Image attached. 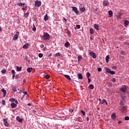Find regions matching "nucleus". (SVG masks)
<instances>
[{"instance_id":"nucleus-1","label":"nucleus","mask_w":129,"mask_h":129,"mask_svg":"<svg viewBox=\"0 0 129 129\" xmlns=\"http://www.w3.org/2000/svg\"><path fill=\"white\" fill-rule=\"evenodd\" d=\"M42 38H43L44 41H49L51 37H50V35L48 33H44Z\"/></svg>"},{"instance_id":"nucleus-2","label":"nucleus","mask_w":129,"mask_h":129,"mask_svg":"<svg viewBox=\"0 0 129 129\" xmlns=\"http://www.w3.org/2000/svg\"><path fill=\"white\" fill-rule=\"evenodd\" d=\"M42 5V2L40 1H35V7H37L38 8L41 7Z\"/></svg>"},{"instance_id":"nucleus-3","label":"nucleus","mask_w":129,"mask_h":129,"mask_svg":"<svg viewBox=\"0 0 129 129\" xmlns=\"http://www.w3.org/2000/svg\"><path fill=\"white\" fill-rule=\"evenodd\" d=\"M73 9V12L76 14V15H79V11L77 9V8L76 7H72Z\"/></svg>"},{"instance_id":"nucleus-4","label":"nucleus","mask_w":129,"mask_h":129,"mask_svg":"<svg viewBox=\"0 0 129 129\" xmlns=\"http://www.w3.org/2000/svg\"><path fill=\"white\" fill-rule=\"evenodd\" d=\"M3 120L5 126H10V123L8 122V118H4Z\"/></svg>"},{"instance_id":"nucleus-5","label":"nucleus","mask_w":129,"mask_h":129,"mask_svg":"<svg viewBox=\"0 0 129 129\" xmlns=\"http://www.w3.org/2000/svg\"><path fill=\"white\" fill-rule=\"evenodd\" d=\"M90 55L93 57V59H95V58H96V54H95V53L93 52V51H91L90 52Z\"/></svg>"},{"instance_id":"nucleus-6","label":"nucleus","mask_w":129,"mask_h":129,"mask_svg":"<svg viewBox=\"0 0 129 129\" xmlns=\"http://www.w3.org/2000/svg\"><path fill=\"white\" fill-rule=\"evenodd\" d=\"M126 89H127V88H126V86H124V87L120 88V90L122 92L124 93V92H126Z\"/></svg>"},{"instance_id":"nucleus-7","label":"nucleus","mask_w":129,"mask_h":129,"mask_svg":"<svg viewBox=\"0 0 129 129\" xmlns=\"http://www.w3.org/2000/svg\"><path fill=\"white\" fill-rule=\"evenodd\" d=\"M100 104H106L107 105V102H106V99H103L102 101L100 102Z\"/></svg>"},{"instance_id":"nucleus-8","label":"nucleus","mask_w":129,"mask_h":129,"mask_svg":"<svg viewBox=\"0 0 129 129\" xmlns=\"http://www.w3.org/2000/svg\"><path fill=\"white\" fill-rule=\"evenodd\" d=\"M108 5H109V3L108 2V1H104L103 2V5L105 6V7H107V6H108Z\"/></svg>"},{"instance_id":"nucleus-9","label":"nucleus","mask_w":129,"mask_h":129,"mask_svg":"<svg viewBox=\"0 0 129 129\" xmlns=\"http://www.w3.org/2000/svg\"><path fill=\"white\" fill-rule=\"evenodd\" d=\"M11 106L12 108H16V107L17 106V104L15 103L14 102H12L11 104Z\"/></svg>"},{"instance_id":"nucleus-10","label":"nucleus","mask_w":129,"mask_h":129,"mask_svg":"<svg viewBox=\"0 0 129 129\" xmlns=\"http://www.w3.org/2000/svg\"><path fill=\"white\" fill-rule=\"evenodd\" d=\"M121 16H122V14L119 13L116 15V17L117 19H121Z\"/></svg>"},{"instance_id":"nucleus-11","label":"nucleus","mask_w":129,"mask_h":129,"mask_svg":"<svg viewBox=\"0 0 129 129\" xmlns=\"http://www.w3.org/2000/svg\"><path fill=\"white\" fill-rule=\"evenodd\" d=\"M16 119L17 121H19V122H23V121L24 120V119H22V118H20L19 116H17L16 117Z\"/></svg>"},{"instance_id":"nucleus-12","label":"nucleus","mask_w":129,"mask_h":129,"mask_svg":"<svg viewBox=\"0 0 129 129\" xmlns=\"http://www.w3.org/2000/svg\"><path fill=\"white\" fill-rule=\"evenodd\" d=\"M108 14H109V18H111L112 17L113 13H112V11L110 10L108 11Z\"/></svg>"},{"instance_id":"nucleus-13","label":"nucleus","mask_w":129,"mask_h":129,"mask_svg":"<svg viewBox=\"0 0 129 129\" xmlns=\"http://www.w3.org/2000/svg\"><path fill=\"white\" fill-rule=\"evenodd\" d=\"M76 120H77V121L81 122V121H82V118H81V117L78 116V117L76 118Z\"/></svg>"},{"instance_id":"nucleus-14","label":"nucleus","mask_w":129,"mask_h":129,"mask_svg":"<svg viewBox=\"0 0 129 129\" xmlns=\"http://www.w3.org/2000/svg\"><path fill=\"white\" fill-rule=\"evenodd\" d=\"M48 20H49V17H48V14H46L44 17V20L45 22H46Z\"/></svg>"},{"instance_id":"nucleus-15","label":"nucleus","mask_w":129,"mask_h":129,"mask_svg":"<svg viewBox=\"0 0 129 129\" xmlns=\"http://www.w3.org/2000/svg\"><path fill=\"white\" fill-rule=\"evenodd\" d=\"M1 91L4 93V97H6V94H7V91L5 89H2Z\"/></svg>"},{"instance_id":"nucleus-16","label":"nucleus","mask_w":129,"mask_h":129,"mask_svg":"<svg viewBox=\"0 0 129 129\" xmlns=\"http://www.w3.org/2000/svg\"><path fill=\"white\" fill-rule=\"evenodd\" d=\"M78 79H83V76L81 74H78Z\"/></svg>"},{"instance_id":"nucleus-17","label":"nucleus","mask_w":129,"mask_h":129,"mask_svg":"<svg viewBox=\"0 0 129 129\" xmlns=\"http://www.w3.org/2000/svg\"><path fill=\"white\" fill-rule=\"evenodd\" d=\"M63 76L68 79V80H71V78L70 77V76L68 75H63Z\"/></svg>"},{"instance_id":"nucleus-18","label":"nucleus","mask_w":129,"mask_h":129,"mask_svg":"<svg viewBox=\"0 0 129 129\" xmlns=\"http://www.w3.org/2000/svg\"><path fill=\"white\" fill-rule=\"evenodd\" d=\"M94 27L97 31H99V26L97 24H94Z\"/></svg>"},{"instance_id":"nucleus-19","label":"nucleus","mask_w":129,"mask_h":129,"mask_svg":"<svg viewBox=\"0 0 129 129\" xmlns=\"http://www.w3.org/2000/svg\"><path fill=\"white\" fill-rule=\"evenodd\" d=\"M69 46H70V43H69V42L67 41L64 43V46L66 47V48H68V47H69Z\"/></svg>"},{"instance_id":"nucleus-20","label":"nucleus","mask_w":129,"mask_h":129,"mask_svg":"<svg viewBox=\"0 0 129 129\" xmlns=\"http://www.w3.org/2000/svg\"><path fill=\"white\" fill-rule=\"evenodd\" d=\"M19 38V35L15 34L14 37L13 38V40H18V38Z\"/></svg>"},{"instance_id":"nucleus-21","label":"nucleus","mask_w":129,"mask_h":129,"mask_svg":"<svg viewBox=\"0 0 129 129\" xmlns=\"http://www.w3.org/2000/svg\"><path fill=\"white\" fill-rule=\"evenodd\" d=\"M17 5L19 6V7H24V6L26 5V4L20 3H18Z\"/></svg>"},{"instance_id":"nucleus-22","label":"nucleus","mask_w":129,"mask_h":129,"mask_svg":"<svg viewBox=\"0 0 129 129\" xmlns=\"http://www.w3.org/2000/svg\"><path fill=\"white\" fill-rule=\"evenodd\" d=\"M105 60H106V63H108V62L109 61V55H107L106 56Z\"/></svg>"},{"instance_id":"nucleus-23","label":"nucleus","mask_w":129,"mask_h":129,"mask_svg":"<svg viewBox=\"0 0 129 129\" xmlns=\"http://www.w3.org/2000/svg\"><path fill=\"white\" fill-rule=\"evenodd\" d=\"M17 71L20 72L22 70V67H16Z\"/></svg>"},{"instance_id":"nucleus-24","label":"nucleus","mask_w":129,"mask_h":129,"mask_svg":"<svg viewBox=\"0 0 129 129\" xmlns=\"http://www.w3.org/2000/svg\"><path fill=\"white\" fill-rule=\"evenodd\" d=\"M94 33V30H93V28H90V34L91 35H92Z\"/></svg>"},{"instance_id":"nucleus-25","label":"nucleus","mask_w":129,"mask_h":129,"mask_svg":"<svg viewBox=\"0 0 129 129\" xmlns=\"http://www.w3.org/2000/svg\"><path fill=\"white\" fill-rule=\"evenodd\" d=\"M115 113H113V114H112L111 117L112 119H115Z\"/></svg>"},{"instance_id":"nucleus-26","label":"nucleus","mask_w":129,"mask_h":129,"mask_svg":"<svg viewBox=\"0 0 129 129\" xmlns=\"http://www.w3.org/2000/svg\"><path fill=\"white\" fill-rule=\"evenodd\" d=\"M32 69H33V68H28L27 70V72H28V73H31V72H32Z\"/></svg>"},{"instance_id":"nucleus-27","label":"nucleus","mask_w":129,"mask_h":129,"mask_svg":"<svg viewBox=\"0 0 129 129\" xmlns=\"http://www.w3.org/2000/svg\"><path fill=\"white\" fill-rule=\"evenodd\" d=\"M80 10L81 12H82V13H84V12H85V8L84 7L81 8H80Z\"/></svg>"},{"instance_id":"nucleus-28","label":"nucleus","mask_w":129,"mask_h":129,"mask_svg":"<svg viewBox=\"0 0 129 129\" xmlns=\"http://www.w3.org/2000/svg\"><path fill=\"white\" fill-rule=\"evenodd\" d=\"M89 88H90V89H94V85H93V84H90L89 86Z\"/></svg>"},{"instance_id":"nucleus-29","label":"nucleus","mask_w":129,"mask_h":129,"mask_svg":"<svg viewBox=\"0 0 129 129\" xmlns=\"http://www.w3.org/2000/svg\"><path fill=\"white\" fill-rule=\"evenodd\" d=\"M81 59H82V56L81 55H79L78 57V62H80L81 61Z\"/></svg>"},{"instance_id":"nucleus-30","label":"nucleus","mask_w":129,"mask_h":129,"mask_svg":"<svg viewBox=\"0 0 129 129\" xmlns=\"http://www.w3.org/2000/svg\"><path fill=\"white\" fill-rule=\"evenodd\" d=\"M1 72H2V74H6V73H7V70L4 69L3 70H2Z\"/></svg>"},{"instance_id":"nucleus-31","label":"nucleus","mask_w":129,"mask_h":129,"mask_svg":"<svg viewBox=\"0 0 129 129\" xmlns=\"http://www.w3.org/2000/svg\"><path fill=\"white\" fill-rule=\"evenodd\" d=\"M12 90L14 92H17V87L13 86L12 87Z\"/></svg>"},{"instance_id":"nucleus-32","label":"nucleus","mask_w":129,"mask_h":129,"mask_svg":"<svg viewBox=\"0 0 129 129\" xmlns=\"http://www.w3.org/2000/svg\"><path fill=\"white\" fill-rule=\"evenodd\" d=\"M23 48L24 49H28V48H29V45H28V44H25L23 46Z\"/></svg>"},{"instance_id":"nucleus-33","label":"nucleus","mask_w":129,"mask_h":129,"mask_svg":"<svg viewBox=\"0 0 129 129\" xmlns=\"http://www.w3.org/2000/svg\"><path fill=\"white\" fill-rule=\"evenodd\" d=\"M29 15H30V13H26L24 14V18H28V17H29Z\"/></svg>"},{"instance_id":"nucleus-34","label":"nucleus","mask_w":129,"mask_h":129,"mask_svg":"<svg viewBox=\"0 0 129 129\" xmlns=\"http://www.w3.org/2000/svg\"><path fill=\"white\" fill-rule=\"evenodd\" d=\"M9 100H10V101H11V102H14L16 101V99L14 98L10 99Z\"/></svg>"},{"instance_id":"nucleus-35","label":"nucleus","mask_w":129,"mask_h":129,"mask_svg":"<svg viewBox=\"0 0 129 129\" xmlns=\"http://www.w3.org/2000/svg\"><path fill=\"white\" fill-rule=\"evenodd\" d=\"M86 76H87V78H89V77H90V73H89V72L87 73Z\"/></svg>"},{"instance_id":"nucleus-36","label":"nucleus","mask_w":129,"mask_h":129,"mask_svg":"<svg viewBox=\"0 0 129 129\" xmlns=\"http://www.w3.org/2000/svg\"><path fill=\"white\" fill-rule=\"evenodd\" d=\"M112 82H113V83H115V82H116V80L115 79V78H113L111 80Z\"/></svg>"},{"instance_id":"nucleus-37","label":"nucleus","mask_w":129,"mask_h":129,"mask_svg":"<svg viewBox=\"0 0 129 129\" xmlns=\"http://www.w3.org/2000/svg\"><path fill=\"white\" fill-rule=\"evenodd\" d=\"M110 71H111V70H110V69L107 68L106 71V72L107 73H110Z\"/></svg>"},{"instance_id":"nucleus-38","label":"nucleus","mask_w":129,"mask_h":129,"mask_svg":"<svg viewBox=\"0 0 129 129\" xmlns=\"http://www.w3.org/2000/svg\"><path fill=\"white\" fill-rule=\"evenodd\" d=\"M110 74H111L112 75H113L114 74H115V72L113 71H110Z\"/></svg>"},{"instance_id":"nucleus-39","label":"nucleus","mask_w":129,"mask_h":129,"mask_svg":"<svg viewBox=\"0 0 129 129\" xmlns=\"http://www.w3.org/2000/svg\"><path fill=\"white\" fill-rule=\"evenodd\" d=\"M120 54H121V55H125V52H124V51H122V50H121V51H120Z\"/></svg>"},{"instance_id":"nucleus-40","label":"nucleus","mask_w":129,"mask_h":129,"mask_svg":"<svg viewBox=\"0 0 129 129\" xmlns=\"http://www.w3.org/2000/svg\"><path fill=\"white\" fill-rule=\"evenodd\" d=\"M32 31H33V32H36V26H35V25H34V27L32 28Z\"/></svg>"},{"instance_id":"nucleus-41","label":"nucleus","mask_w":129,"mask_h":129,"mask_svg":"<svg viewBox=\"0 0 129 129\" xmlns=\"http://www.w3.org/2000/svg\"><path fill=\"white\" fill-rule=\"evenodd\" d=\"M81 112L82 113L83 115H85V111H83V110H81Z\"/></svg>"},{"instance_id":"nucleus-42","label":"nucleus","mask_w":129,"mask_h":129,"mask_svg":"<svg viewBox=\"0 0 129 129\" xmlns=\"http://www.w3.org/2000/svg\"><path fill=\"white\" fill-rule=\"evenodd\" d=\"M20 78V75H16L15 76V79H19Z\"/></svg>"},{"instance_id":"nucleus-43","label":"nucleus","mask_w":129,"mask_h":129,"mask_svg":"<svg viewBox=\"0 0 129 129\" xmlns=\"http://www.w3.org/2000/svg\"><path fill=\"white\" fill-rule=\"evenodd\" d=\"M124 119H125V120H129V117H128V116H125L124 117Z\"/></svg>"},{"instance_id":"nucleus-44","label":"nucleus","mask_w":129,"mask_h":129,"mask_svg":"<svg viewBox=\"0 0 129 129\" xmlns=\"http://www.w3.org/2000/svg\"><path fill=\"white\" fill-rule=\"evenodd\" d=\"M128 24H129V21L127 20H126L125 21V25H126V26H127V25H128Z\"/></svg>"},{"instance_id":"nucleus-45","label":"nucleus","mask_w":129,"mask_h":129,"mask_svg":"<svg viewBox=\"0 0 129 129\" xmlns=\"http://www.w3.org/2000/svg\"><path fill=\"white\" fill-rule=\"evenodd\" d=\"M38 57H39V58H42V57H43V54H42V53H39V54H38Z\"/></svg>"},{"instance_id":"nucleus-46","label":"nucleus","mask_w":129,"mask_h":129,"mask_svg":"<svg viewBox=\"0 0 129 129\" xmlns=\"http://www.w3.org/2000/svg\"><path fill=\"white\" fill-rule=\"evenodd\" d=\"M97 70H98V72H101V71H102V70L101 69V68H98L97 69Z\"/></svg>"},{"instance_id":"nucleus-47","label":"nucleus","mask_w":129,"mask_h":129,"mask_svg":"<svg viewBox=\"0 0 129 129\" xmlns=\"http://www.w3.org/2000/svg\"><path fill=\"white\" fill-rule=\"evenodd\" d=\"M60 53H56V54H55V56H56V57H59V56H60Z\"/></svg>"},{"instance_id":"nucleus-48","label":"nucleus","mask_w":129,"mask_h":129,"mask_svg":"<svg viewBox=\"0 0 129 129\" xmlns=\"http://www.w3.org/2000/svg\"><path fill=\"white\" fill-rule=\"evenodd\" d=\"M24 60H28V57L27 55H25V56H24Z\"/></svg>"},{"instance_id":"nucleus-49","label":"nucleus","mask_w":129,"mask_h":129,"mask_svg":"<svg viewBox=\"0 0 129 129\" xmlns=\"http://www.w3.org/2000/svg\"><path fill=\"white\" fill-rule=\"evenodd\" d=\"M63 23H66L67 22V19H66L65 18H63Z\"/></svg>"},{"instance_id":"nucleus-50","label":"nucleus","mask_w":129,"mask_h":129,"mask_svg":"<svg viewBox=\"0 0 129 129\" xmlns=\"http://www.w3.org/2000/svg\"><path fill=\"white\" fill-rule=\"evenodd\" d=\"M45 78H46V79H49V78H50V76H49V75H46V76H45Z\"/></svg>"},{"instance_id":"nucleus-51","label":"nucleus","mask_w":129,"mask_h":129,"mask_svg":"<svg viewBox=\"0 0 129 129\" xmlns=\"http://www.w3.org/2000/svg\"><path fill=\"white\" fill-rule=\"evenodd\" d=\"M2 104H3V105H5V104H6V101L3 100V101H2Z\"/></svg>"},{"instance_id":"nucleus-52","label":"nucleus","mask_w":129,"mask_h":129,"mask_svg":"<svg viewBox=\"0 0 129 129\" xmlns=\"http://www.w3.org/2000/svg\"><path fill=\"white\" fill-rule=\"evenodd\" d=\"M76 27H77V28L78 29H80V28H81V26H80V25H76Z\"/></svg>"},{"instance_id":"nucleus-53","label":"nucleus","mask_w":129,"mask_h":129,"mask_svg":"<svg viewBox=\"0 0 129 129\" xmlns=\"http://www.w3.org/2000/svg\"><path fill=\"white\" fill-rule=\"evenodd\" d=\"M11 72L13 74H16V72H15V70H13Z\"/></svg>"},{"instance_id":"nucleus-54","label":"nucleus","mask_w":129,"mask_h":129,"mask_svg":"<svg viewBox=\"0 0 129 129\" xmlns=\"http://www.w3.org/2000/svg\"><path fill=\"white\" fill-rule=\"evenodd\" d=\"M69 111H70V112H73L74 111V110H73V109H70Z\"/></svg>"},{"instance_id":"nucleus-55","label":"nucleus","mask_w":129,"mask_h":129,"mask_svg":"<svg viewBox=\"0 0 129 129\" xmlns=\"http://www.w3.org/2000/svg\"><path fill=\"white\" fill-rule=\"evenodd\" d=\"M15 76H16V74H13V76H12L13 79H14Z\"/></svg>"},{"instance_id":"nucleus-56","label":"nucleus","mask_w":129,"mask_h":129,"mask_svg":"<svg viewBox=\"0 0 129 129\" xmlns=\"http://www.w3.org/2000/svg\"><path fill=\"white\" fill-rule=\"evenodd\" d=\"M88 83H90V81H91V80H90V79H89V78H88Z\"/></svg>"},{"instance_id":"nucleus-57","label":"nucleus","mask_w":129,"mask_h":129,"mask_svg":"<svg viewBox=\"0 0 129 129\" xmlns=\"http://www.w3.org/2000/svg\"><path fill=\"white\" fill-rule=\"evenodd\" d=\"M124 44H125V45H127L128 46H129V43L128 42H125Z\"/></svg>"},{"instance_id":"nucleus-58","label":"nucleus","mask_w":129,"mask_h":129,"mask_svg":"<svg viewBox=\"0 0 129 129\" xmlns=\"http://www.w3.org/2000/svg\"><path fill=\"white\" fill-rule=\"evenodd\" d=\"M52 55V53H50L49 54H48V57H51Z\"/></svg>"},{"instance_id":"nucleus-59","label":"nucleus","mask_w":129,"mask_h":129,"mask_svg":"<svg viewBox=\"0 0 129 129\" xmlns=\"http://www.w3.org/2000/svg\"><path fill=\"white\" fill-rule=\"evenodd\" d=\"M15 102L16 104H18L19 103V102H18L17 100H15Z\"/></svg>"},{"instance_id":"nucleus-60","label":"nucleus","mask_w":129,"mask_h":129,"mask_svg":"<svg viewBox=\"0 0 129 129\" xmlns=\"http://www.w3.org/2000/svg\"><path fill=\"white\" fill-rule=\"evenodd\" d=\"M40 47H41V48H44V45H43V44H41Z\"/></svg>"},{"instance_id":"nucleus-61","label":"nucleus","mask_w":129,"mask_h":129,"mask_svg":"<svg viewBox=\"0 0 129 129\" xmlns=\"http://www.w3.org/2000/svg\"><path fill=\"white\" fill-rule=\"evenodd\" d=\"M23 93H24V95H26V94H27V92H23Z\"/></svg>"},{"instance_id":"nucleus-62","label":"nucleus","mask_w":129,"mask_h":129,"mask_svg":"<svg viewBox=\"0 0 129 129\" xmlns=\"http://www.w3.org/2000/svg\"><path fill=\"white\" fill-rule=\"evenodd\" d=\"M22 11H26V8H23L22 9Z\"/></svg>"},{"instance_id":"nucleus-63","label":"nucleus","mask_w":129,"mask_h":129,"mask_svg":"<svg viewBox=\"0 0 129 129\" xmlns=\"http://www.w3.org/2000/svg\"><path fill=\"white\" fill-rule=\"evenodd\" d=\"M86 120L87 121H88V120H89V117H87Z\"/></svg>"},{"instance_id":"nucleus-64","label":"nucleus","mask_w":129,"mask_h":129,"mask_svg":"<svg viewBox=\"0 0 129 129\" xmlns=\"http://www.w3.org/2000/svg\"><path fill=\"white\" fill-rule=\"evenodd\" d=\"M118 123L119 124H120V123H121V121H119L118 122Z\"/></svg>"}]
</instances>
